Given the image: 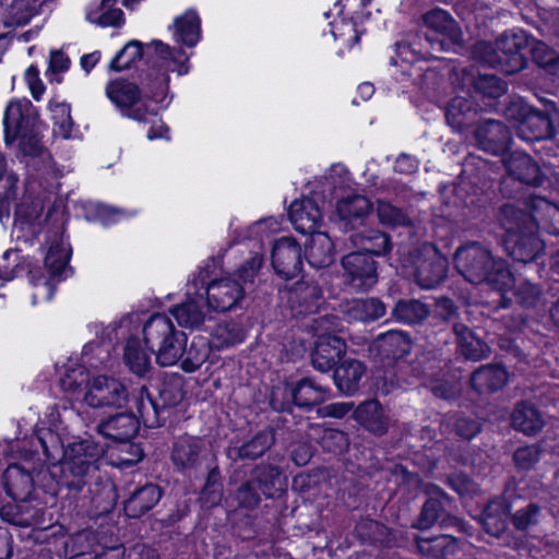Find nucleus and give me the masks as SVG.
<instances>
[{
    "instance_id": "f257e3e1",
    "label": "nucleus",
    "mask_w": 559,
    "mask_h": 559,
    "mask_svg": "<svg viewBox=\"0 0 559 559\" xmlns=\"http://www.w3.org/2000/svg\"><path fill=\"white\" fill-rule=\"evenodd\" d=\"M154 49V60L150 72L140 90L136 84L126 80L110 81L106 86V95L120 110L123 117L144 122L150 117H156L157 109L167 108L173 99L169 94V72L179 75L188 73V56L181 49L155 40L151 44Z\"/></svg>"
},
{
    "instance_id": "f03ea898",
    "label": "nucleus",
    "mask_w": 559,
    "mask_h": 559,
    "mask_svg": "<svg viewBox=\"0 0 559 559\" xmlns=\"http://www.w3.org/2000/svg\"><path fill=\"white\" fill-rule=\"evenodd\" d=\"M143 338L148 348L155 352L156 362L163 367L181 362L186 372H194L209 358L213 348L203 337H194L187 348V335L176 329L171 319L164 313L151 316L142 328Z\"/></svg>"
},
{
    "instance_id": "7ed1b4c3",
    "label": "nucleus",
    "mask_w": 559,
    "mask_h": 559,
    "mask_svg": "<svg viewBox=\"0 0 559 559\" xmlns=\"http://www.w3.org/2000/svg\"><path fill=\"white\" fill-rule=\"evenodd\" d=\"M60 386L75 404L91 408L122 407L127 400V389L118 379L108 376H91L87 369L76 361L69 360L60 377Z\"/></svg>"
},
{
    "instance_id": "20e7f679",
    "label": "nucleus",
    "mask_w": 559,
    "mask_h": 559,
    "mask_svg": "<svg viewBox=\"0 0 559 559\" xmlns=\"http://www.w3.org/2000/svg\"><path fill=\"white\" fill-rule=\"evenodd\" d=\"M498 219L506 231V249L514 260L528 263L543 252L544 241L538 236L536 222L527 211L514 204H504L500 209Z\"/></svg>"
},
{
    "instance_id": "39448f33",
    "label": "nucleus",
    "mask_w": 559,
    "mask_h": 559,
    "mask_svg": "<svg viewBox=\"0 0 559 559\" xmlns=\"http://www.w3.org/2000/svg\"><path fill=\"white\" fill-rule=\"evenodd\" d=\"M38 439L47 457L55 459L58 449H63L62 472L76 478H82L96 471L98 462L105 453L103 445L90 439L74 441L64 447L51 429L44 436H39Z\"/></svg>"
},
{
    "instance_id": "423d86ee",
    "label": "nucleus",
    "mask_w": 559,
    "mask_h": 559,
    "mask_svg": "<svg viewBox=\"0 0 559 559\" xmlns=\"http://www.w3.org/2000/svg\"><path fill=\"white\" fill-rule=\"evenodd\" d=\"M401 267L404 275L413 276L420 287L430 289L445 278L448 261L432 243L426 242L411 250L401 261Z\"/></svg>"
},
{
    "instance_id": "0eeeda50",
    "label": "nucleus",
    "mask_w": 559,
    "mask_h": 559,
    "mask_svg": "<svg viewBox=\"0 0 559 559\" xmlns=\"http://www.w3.org/2000/svg\"><path fill=\"white\" fill-rule=\"evenodd\" d=\"M528 41L524 33L502 34L491 47V68L499 69L506 74H514L526 66L523 50Z\"/></svg>"
},
{
    "instance_id": "6e6552de",
    "label": "nucleus",
    "mask_w": 559,
    "mask_h": 559,
    "mask_svg": "<svg viewBox=\"0 0 559 559\" xmlns=\"http://www.w3.org/2000/svg\"><path fill=\"white\" fill-rule=\"evenodd\" d=\"M207 276L209 272L205 270H200L197 275H193L187 285V301L171 308L170 312L179 325L193 329L200 326L207 319L211 309L203 310L204 294L200 293Z\"/></svg>"
},
{
    "instance_id": "1a4fd4ad",
    "label": "nucleus",
    "mask_w": 559,
    "mask_h": 559,
    "mask_svg": "<svg viewBox=\"0 0 559 559\" xmlns=\"http://www.w3.org/2000/svg\"><path fill=\"white\" fill-rule=\"evenodd\" d=\"M488 251L476 242L461 246L454 255L456 270L472 284H480L488 278Z\"/></svg>"
},
{
    "instance_id": "9d476101",
    "label": "nucleus",
    "mask_w": 559,
    "mask_h": 559,
    "mask_svg": "<svg viewBox=\"0 0 559 559\" xmlns=\"http://www.w3.org/2000/svg\"><path fill=\"white\" fill-rule=\"evenodd\" d=\"M3 124L4 140L8 145L14 142L22 132L38 126L37 115L32 103L25 98L10 102L4 111Z\"/></svg>"
},
{
    "instance_id": "9b49d317",
    "label": "nucleus",
    "mask_w": 559,
    "mask_h": 559,
    "mask_svg": "<svg viewBox=\"0 0 559 559\" xmlns=\"http://www.w3.org/2000/svg\"><path fill=\"white\" fill-rule=\"evenodd\" d=\"M345 276L350 286L368 290L378 282L376 262L364 252H352L342 259Z\"/></svg>"
},
{
    "instance_id": "f8f14e48",
    "label": "nucleus",
    "mask_w": 559,
    "mask_h": 559,
    "mask_svg": "<svg viewBox=\"0 0 559 559\" xmlns=\"http://www.w3.org/2000/svg\"><path fill=\"white\" fill-rule=\"evenodd\" d=\"M204 286L207 308L214 311L231 310L245 296L242 285L231 277L214 280Z\"/></svg>"
},
{
    "instance_id": "ddd939ff",
    "label": "nucleus",
    "mask_w": 559,
    "mask_h": 559,
    "mask_svg": "<svg viewBox=\"0 0 559 559\" xmlns=\"http://www.w3.org/2000/svg\"><path fill=\"white\" fill-rule=\"evenodd\" d=\"M323 202L317 194L302 197L295 200L289 206V219L295 229L300 234L317 233V228L322 222Z\"/></svg>"
},
{
    "instance_id": "4468645a",
    "label": "nucleus",
    "mask_w": 559,
    "mask_h": 559,
    "mask_svg": "<svg viewBox=\"0 0 559 559\" xmlns=\"http://www.w3.org/2000/svg\"><path fill=\"white\" fill-rule=\"evenodd\" d=\"M272 264L277 274L293 278L301 271V248L292 237L278 239L272 249Z\"/></svg>"
},
{
    "instance_id": "2eb2a0df",
    "label": "nucleus",
    "mask_w": 559,
    "mask_h": 559,
    "mask_svg": "<svg viewBox=\"0 0 559 559\" xmlns=\"http://www.w3.org/2000/svg\"><path fill=\"white\" fill-rule=\"evenodd\" d=\"M501 163L510 176L519 182L532 187H540L547 177L539 165L527 154L515 152L501 158Z\"/></svg>"
},
{
    "instance_id": "dca6fc26",
    "label": "nucleus",
    "mask_w": 559,
    "mask_h": 559,
    "mask_svg": "<svg viewBox=\"0 0 559 559\" xmlns=\"http://www.w3.org/2000/svg\"><path fill=\"white\" fill-rule=\"evenodd\" d=\"M551 110H556V104L552 100L545 103V110H538L532 107L519 127L521 135L528 141L554 138L555 127L549 116Z\"/></svg>"
},
{
    "instance_id": "f3484780",
    "label": "nucleus",
    "mask_w": 559,
    "mask_h": 559,
    "mask_svg": "<svg viewBox=\"0 0 559 559\" xmlns=\"http://www.w3.org/2000/svg\"><path fill=\"white\" fill-rule=\"evenodd\" d=\"M209 453L203 440L185 436L178 438L174 443L171 460L182 471L194 469L206 459Z\"/></svg>"
},
{
    "instance_id": "a211bd4d",
    "label": "nucleus",
    "mask_w": 559,
    "mask_h": 559,
    "mask_svg": "<svg viewBox=\"0 0 559 559\" xmlns=\"http://www.w3.org/2000/svg\"><path fill=\"white\" fill-rule=\"evenodd\" d=\"M424 23L429 29L442 36L440 39H431L427 36V41L431 44L435 50H444L445 39L451 44H459L462 40L461 32L457 28L455 21L441 9H435L427 12L424 15Z\"/></svg>"
},
{
    "instance_id": "6ab92c4d",
    "label": "nucleus",
    "mask_w": 559,
    "mask_h": 559,
    "mask_svg": "<svg viewBox=\"0 0 559 559\" xmlns=\"http://www.w3.org/2000/svg\"><path fill=\"white\" fill-rule=\"evenodd\" d=\"M346 345L342 337L337 335H323L320 341H316V347L312 353V366L321 372L332 370L336 361L345 354Z\"/></svg>"
},
{
    "instance_id": "aec40b11",
    "label": "nucleus",
    "mask_w": 559,
    "mask_h": 559,
    "mask_svg": "<svg viewBox=\"0 0 559 559\" xmlns=\"http://www.w3.org/2000/svg\"><path fill=\"white\" fill-rule=\"evenodd\" d=\"M139 429V419L129 413H119L97 425L98 432L114 441L127 442Z\"/></svg>"
},
{
    "instance_id": "412c9836",
    "label": "nucleus",
    "mask_w": 559,
    "mask_h": 559,
    "mask_svg": "<svg viewBox=\"0 0 559 559\" xmlns=\"http://www.w3.org/2000/svg\"><path fill=\"white\" fill-rule=\"evenodd\" d=\"M514 285V278L504 260L491 258V301L499 308H508L512 304V297L507 293Z\"/></svg>"
},
{
    "instance_id": "4be33fe9",
    "label": "nucleus",
    "mask_w": 559,
    "mask_h": 559,
    "mask_svg": "<svg viewBox=\"0 0 559 559\" xmlns=\"http://www.w3.org/2000/svg\"><path fill=\"white\" fill-rule=\"evenodd\" d=\"M528 215L536 222V229L559 236V206L542 197L531 199Z\"/></svg>"
},
{
    "instance_id": "5701e85b",
    "label": "nucleus",
    "mask_w": 559,
    "mask_h": 559,
    "mask_svg": "<svg viewBox=\"0 0 559 559\" xmlns=\"http://www.w3.org/2000/svg\"><path fill=\"white\" fill-rule=\"evenodd\" d=\"M512 427L526 436H535L545 426L539 409L528 402H520L515 405L511 415Z\"/></svg>"
},
{
    "instance_id": "b1692460",
    "label": "nucleus",
    "mask_w": 559,
    "mask_h": 559,
    "mask_svg": "<svg viewBox=\"0 0 559 559\" xmlns=\"http://www.w3.org/2000/svg\"><path fill=\"white\" fill-rule=\"evenodd\" d=\"M310 239L306 245V258L313 267H325L334 261V245L326 233L317 231L309 234Z\"/></svg>"
},
{
    "instance_id": "393cba45",
    "label": "nucleus",
    "mask_w": 559,
    "mask_h": 559,
    "mask_svg": "<svg viewBox=\"0 0 559 559\" xmlns=\"http://www.w3.org/2000/svg\"><path fill=\"white\" fill-rule=\"evenodd\" d=\"M44 202L41 199L23 201L15 211L14 227L21 230L29 231L35 235L40 231L43 223L46 218L44 214Z\"/></svg>"
},
{
    "instance_id": "a878e982",
    "label": "nucleus",
    "mask_w": 559,
    "mask_h": 559,
    "mask_svg": "<svg viewBox=\"0 0 559 559\" xmlns=\"http://www.w3.org/2000/svg\"><path fill=\"white\" fill-rule=\"evenodd\" d=\"M372 347L381 356L396 359L411 352L412 343L405 333L392 330L379 335L372 343Z\"/></svg>"
},
{
    "instance_id": "bb28decb",
    "label": "nucleus",
    "mask_w": 559,
    "mask_h": 559,
    "mask_svg": "<svg viewBox=\"0 0 559 559\" xmlns=\"http://www.w3.org/2000/svg\"><path fill=\"white\" fill-rule=\"evenodd\" d=\"M354 418L368 430L382 435L388 428V416L377 400H369L360 405L354 412Z\"/></svg>"
},
{
    "instance_id": "cd10ccee",
    "label": "nucleus",
    "mask_w": 559,
    "mask_h": 559,
    "mask_svg": "<svg viewBox=\"0 0 559 559\" xmlns=\"http://www.w3.org/2000/svg\"><path fill=\"white\" fill-rule=\"evenodd\" d=\"M364 374L365 366L360 361L346 359L335 369L334 382L342 393L350 395L357 391Z\"/></svg>"
},
{
    "instance_id": "c85d7f7f",
    "label": "nucleus",
    "mask_w": 559,
    "mask_h": 559,
    "mask_svg": "<svg viewBox=\"0 0 559 559\" xmlns=\"http://www.w3.org/2000/svg\"><path fill=\"white\" fill-rule=\"evenodd\" d=\"M160 489L153 484H147L138 489L126 502L124 511L130 518H139L151 510L160 499Z\"/></svg>"
},
{
    "instance_id": "c756f323",
    "label": "nucleus",
    "mask_w": 559,
    "mask_h": 559,
    "mask_svg": "<svg viewBox=\"0 0 559 559\" xmlns=\"http://www.w3.org/2000/svg\"><path fill=\"white\" fill-rule=\"evenodd\" d=\"M371 203L364 195H350L340 200L336 204V213L341 221L355 226L370 213Z\"/></svg>"
},
{
    "instance_id": "7c9ffc66",
    "label": "nucleus",
    "mask_w": 559,
    "mask_h": 559,
    "mask_svg": "<svg viewBox=\"0 0 559 559\" xmlns=\"http://www.w3.org/2000/svg\"><path fill=\"white\" fill-rule=\"evenodd\" d=\"M118 0H102L86 12L90 23L102 27H120L124 23L123 12L117 8Z\"/></svg>"
},
{
    "instance_id": "2f4dec72",
    "label": "nucleus",
    "mask_w": 559,
    "mask_h": 559,
    "mask_svg": "<svg viewBox=\"0 0 559 559\" xmlns=\"http://www.w3.org/2000/svg\"><path fill=\"white\" fill-rule=\"evenodd\" d=\"M201 37L200 17L192 10L186 11L174 21V38L188 47L198 44Z\"/></svg>"
},
{
    "instance_id": "473e14b6",
    "label": "nucleus",
    "mask_w": 559,
    "mask_h": 559,
    "mask_svg": "<svg viewBox=\"0 0 559 559\" xmlns=\"http://www.w3.org/2000/svg\"><path fill=\"white\" fill-rule=\"evenodd\" d=\"M476 116L477 109L473 102L462 96L450 102L445 114L448 123L456 130L473 124Z\"/></svg>"
},
{
    "instance_id": "72a5a7b5",
    "label": "nucleus",
    "mask_w": 559,
    "mask_h": 559,
    "mask_svg": "<svg viewBox=\"0 0 559 559\" xmlns=\"http://www.w3.org/2000/svg\"><path fill=\"white\" fill-rule=\"evenodd\" d=\"M274 443V433L271 429H264L258 432L251 440L240 448L229 450L230 457H241L254 460L263 455Z\"/></svg>"
},
{
    "instance_id": "f704fd0d",
    "label": "nucleus",
    "mask_w": 559,
    "mask_h": 559,
    "mask_svg": "<svg viewBox=\"0 0 559 559\" xmlns=\"http://www.w3.org/2000/svg\"><path fill=\"white\" fill-rule=\"evenodd\" d=\"M352 242L360 248L357 252H364L369 257L385 254L391 249L389 237L379 230L355 234L352 236Z\"/></svg>"
},
{
    "instance_id": "c9c22d12",
    "label": "nucleus",
    "mask_w": 559,
    "mask_h": 559,
    "mask_svg": "<svg viewBox=\"0 0 559 559\" xmlns=\"http://www.w3.org/2000/svg\"><path fill=\"white\" fill-rule=\"evenodd\" d=\"M429 499L423 507L420 518L418 519L417 527L427 530L431 527L439 519L441 511L449 504V498L439 488L431 486L429 488Z\"/></svg>"
},
{
    "instance_id": "e433bc0d",
    "label": "nucleus",
    "mask_w": 559,
    "mask_h": 559,
    "mask_svg": "<svg viewBox=\"0 0 559 559\" xmlns=\"http://www.w3.org/2000/svg\"><path fill=\"white\" fill-rule=\"evenodd\" d=\"M151 348H143L138 338L130 337L124 347V362L133 373L143 376L151 367Z\"/></svg>"
},
{
    "instance_id": "4c0bfd02",
    "label": "nucleus",
    "mask_w": 559,
    "mask_h": 559,
    "mask_svg": "<svg viewBox=\"0 0 559 559\" xmlns=\"http://www.w3.org/2000/svg\"><path fill=\"white\" fill-rule=\"evenodd\" d=\"M0 180L3 182L5 192H0V224L10 215V203L16 195L19 177L8 169L5 156L0 152Z\"/></svg>"
},
{
    "instance_id": "58836bf2",
    "label": "nucleus",
    "mask_w": 559,
    "mask_h": 559,
    "mask_svg": "<svg viewBox=\"0 0 559 559\" xmlns=\"http://www.w3.org/2000/svg\"><path fill=\"white\" fill-rule=\"evenodd\" d=\"M328 389L318 385L311 379H302L292 391L294 403L299 407H309L326 399Z\"/></svg>"
},
{
    "instance_id": "ea45409f",
    "label": "nucleus",
    "mask_w": 559,
    "mask_h": 559,
    "mask_svg": "<svg viewBox=\"0 0 559 559\" xmlns=\"http://www.w3.org/2000/svg\"><path fill=\"white\" fill-rule=\"evenodd\" d=\"M71 255L69 242L60 237L49 246L45 258V266L52 276H60L66 271Z\"/></svg>"
},
{
    "instance_id": "a19ab883",
    "label": "nucleus",
    "mask_w": 559,
    "mask_h": 559,
    "mask_svg": "<svg viewBox=\"0 0 559 559\" xmlns=\"http://www.w3.org/2000/svg\"><path fill=\"white\" fill-rule=\"evenodd\" d=\"M532 107L520 97L508 96L503 100L491 102V111L500 114L506 120L521 126Z\"/></svg>"
},
{
    "instance_id": "79ce46f5",
    "label": "nucleus",
    "mask_w": 559,
    "mask_h": 559,
    "mask_svg": "<svg viewBox=\"0 0 559 559\" xmlns=\"http://www.w3.org/2000/svg\"><path fill=\"white\" fill-rule=\"evenodd\" d=\"M7 490L14 499H22L23 496L31 492L33 479L29 473L22 469L19 465H11L4 472Z\"/></svg>"
},
{
    "instance_id": "37998d69",
    "label": "nucleus",
    "mask_w": 559,
    "mask_h": 559,
    "mask_svg": "<svg viewBox=\"0 0 559 559\" xmlns=\"http://www.w3.org/2000/svg\"><path fill=\"white\" fill-rule=\"evenodd\" d=\"M245 338V333L241 326L236 322H223L217 324L212 333L210 344L215 349H223L241 343Z\"/></svg>"
},
{
    "instance_id": "c03bdc74",
    "label": "nucleus",
    "mask_w": 559,
    "mask_h": 559,
    "mask_svg": "<svg viewBox=\"0 0 559 559\" xmlns=\"http://www.w3.org/2000/svg\"><path fill=\"white\" fill-rule=\"evenodd\" d=\"M38 134L39 126H36L32 130L19 134L15 141L19 142V150L24 156L34 159L39 158L43 163H46L49 160V154L41 144Z\"/></svg>"
},
{
    "instance_id": "a18cd8bd",
    "label": "nucleus",
    "mask_w": 559,
    "mask_h": 559,
    "mask_svg": "<svg viewBox=\"0 0 559 559\" xmlns=\"http://www.w3.org/2000/svg\"><path fill=\"white\" fill-rule=\"evenodd\" d=\"M428 314L427 306L418 300H400L393 309V316L397 321L409 324L423 321Z\"/></svg>"
},
{
    "instance_id": "49530a36",
    "label": "nucleus",
    "mask_w": 559,
    "mask_h": 559,
    "mask_svg": "<svg viewBox=\"0 0 559 559\" xmlns=\"http://www.w3.org/2000/svg\"><path fill=\"white\" fill-rule=\"evenodd\" d=\"M262 495L267 498L274 496L281 488V475L273 466H261L254 469L252 479Z\"/></svg>"
},
{
    "instance_id": "de8ad7c7",
    "label": "nucleus",
    "mask_w": 559,
    "mask_h": 559,
    "mask_svg": "<svg viewBox=\"0 0 559 559\" xmlns=\"http://www.w3.org/2000/svg\"><path fill=\"white\" fill-rule=\"evenodd\" d=\"M342 17L340 21L335 20L331 24V33L335 40H341L343 46L350 49L358 43L361 32L358 29L357 24L353 21Z\"/></svg>"
},
{
    "instance_id": "09e8293b",
    "label": "nucleus",
    "mask_w": 559,
    "mask_h": 559,
    "mask_svg": "<svg viewBox=\"0 0 559 559\" xmlns=\"http://www.w3.org/2000/svg\"><path fill=\"white\" fill-rule=\"evenodd\" d=\"M384 313V305L376 298L356 300L352 307V316L364 322L377 320Z\"/></svg>"
},
{
    "instance_id": "8fccbe9b",
    "label": "nucleus",
    "mask_w": 559,
    "mask_h": 559,
    "mask_svg": "<svg viewBox=\"0 0 559 559\" xmlns=\"http://www.w3.org/2000/svg\"><path fill=\"white\" fill-rule=\"evenodd\" d=\"M142 55L143 49L141 43L131 40L111 60L109 69L117 72L129 69L134 62L142 58Z\"/></svg>"
},
{
    "instance_id": "3c124183",
    "label": "nucleus",
    "mask_w": 559,
    "mask_h": 559,
    "mask_svg": "<svg viewBox=\"0 0 559 559\" xmlns=\"http://www.w3.org/2000/svg\"><path fill=\"white\" fill-rule=\"evenodd\" d=\"M377 214L380 223L386 226L396 227L408 223V217L401 209L385 201L378 202Z\"/></svg>"
},
{
    "instance_id": "603ef678",
    "label": "nucleus",
    "mask_w": 559,
    "mask_h": 559,
    "mask_svg": "<svg viewBox=\"0 0 559 559\" xmlns=\"http://www.w3.org/2000/svg\"><path fill=\"white\" fill-rule=\"evenodd\" d=\"M540 508L536 503H528L511 515V521L514 527L519 531H525L530 526L537 524Z\"/></svg>"
},
{
    "instance_id": "864d4df0",
    "label": "nucleus",
    "mask_w": 559,
    "mask_h": 559,
    "mask_svg": "<svg viewBox=\"0 0 559 559\" xmlns=\"http://www.w3.org/2000/svg\"><path fill=\"white\" fill-rule=\"evenodd\" d=\"M135 404L140 420L145 426H154L157 416L156 406L144 388L141 389Z\"/></svg>"
},
{
    "instance_id": "5fc2aeb1",
    "label": "nucleus",
    "mask_w": 559,
    "mask_h": 559,
    "mask_svg": "<svg viewBox=\"0 0 559 559\" xmlns=\"http://www.w3.org/2000/svg\"><path fill=\"white\" fill-rule=\"evenodd\" d=\"M282 223L283 219L276 217L260 219L248 228L247 237L262 240L264 237L277 233L281 229Z\"/></svg>"
},
{
    "instance_id": "6e6d98bb",
    "label": "nucleus",
    "mask_w": 559,
    "mask_h": 559,
    "mask_svg": "<svg viewBox=\"0 0 559 559\" xmlns=\"http://www.w3.org/2000/svg\"><path fill=\"white\" fill-rule=\"evenodd\" d=\"M540 448L536 444L519 448L513 454L515 465L522 469H530L539 460Z\"/></svg>"
},
{
    "instance_id": "4d7b16f0",
    "label": "nucleus",
    "mask_w": 559,
    "mask_h": 559,
    "mask_svg": "<svg viewBox=\"0 0 559 559\" xmlns=\"http://www.w3.org/2000/svg\"><path fill=\"white\" fill-rule=\"evenodd\" d=\"M320 442L330 452H341L347 447L346 435L336 429H324Z\"/></svg>"
},
{
    "instance_id": "13d9d810",
    "label": "nucleus",
    "mask_w": 559,
    "mask_h": 559,
    "mask_svg": "<svg viewBox=\"0 0 559 559\" xmlns=\"http://www.w3.org/2000/svg\"><path fill=\"white\" fill-rule=\"evenodd\" d=\"M419 56L415 51L414 48H412L407 44H396L395 46V57L391 59V63L393 66H399V62H401V67L405 63V68L402 70L403 74H411L409 73V66L414 63L415 61L419 60Z\"/></svg>"
},
{
    "instance_id": "bf43d9fd",
    "label": "nucleus",
    "mask_w": 559,
    "mask_h": 559,
    "mask_svg": "<svg viewBox=\"0 0 559 559\" xmlns=\"http://www.w3.org/2000/svg\"><path fill=\"white\" fill-rule=\"evenodd\" d=\"M533 61L545 71L558 53L543 41H535L530 48Z\"/></svg>"
},
{
    "instance_id": "052dcab7",
    "label": "nucleus",
    "mask_w": 559,
    "mask_h": 559,
    "mask_svg": "<svg viewBox=\"0 0 559 559\" xmlns=\"http://www.w3.org/2000/svg\"><path fill=\"white\" fill-rule=\"evenodd\" d=\"M312 330L317 341H320L323 335H336L341 331V323L335 316H323L313 321Z\"/></svg>"
},
{
    "instance_id": "680f3d73",
    "label": "nucleus",
    "mask_w": 559,
    "mask_h": 559,
    "mask_svg": "<svg viewBox=\"0 0 559 559\" xmlns=\"http://www.w3.org/2000/svg\"><path fill=\"white\" fill-rule=\"evenodd\" d=\"M519 301L526 308L535 307L540 297V289L537 285L525 282L521 284L515 294Z\"/></svg>"
},
{
    "instance_id": "e2e57ef3",
    "label": "nucleus",
    "mask_w": 559,
    "mask_h": 559,
    "mask_svg": "<svg viewBox=\"0 0 559 559\" xmlns=\"http://www.w3.org/2000/svg\"><path fill=\"white\" fill-rule=\"evenodd\" d=\"M255 488L258 487L254 485V481L249 480L238 490L237 499L241 507L252 509L259 504L260 496L255 492Z\"/></svg>"
},
{
    "instance_id": "0e129e2a",
    "label": "nucleus",
    "mask_w": 559,
    "mask_h": 559,
    "mask_svg": "<svg viewBox=\"0 0 559 559\" xmlns=\"http://www.w3.org/2000/svg\"><path fill=\"white\" fill-rule=\"evenodd\" d=\"M140 321L138 313H132L123 317L119 322H115L108 329V336L111 338V334H115L114 338L118 340L119 337L124 336L127 333H130L135 324Z\"/></svg>"
},
{
    "instance_id": "69168bd1",
    "label": "nucleus",
    "mask_w": 559,
    "mask_h": 559,
    "mask_svg": "<svg viewBox=\"0 0 559 559\" xmlns=\"http://www.w3.org/2000/svg\"><path fill=\"white\" fill-rule=\"evenodd\" d=\"M263 262L262 255L255 253L249 261H247L239 270L238 276L243 283L252 281L258 270Z\"/></svg>"
},
{
    "instance_id": "338daca9",
    "label": "nucleus",
    "mask_w": 559,
    "mask_h": 559,
    "mask_svg": "<svg viewBox=\"0 0 559 559\" xmlns=\"http://www.w3.org/2000/svg\"><path fill=\"white\" fill-rule=\"evenodd\" d=\"M13 23L16 25H24L29 22L34 15L33 9L27 8L25 0H16L12 4Z\"/></svg>"
},
{
    "instance_id": "774afa93",
    "label": "nucleus",
    "mask_w": 559,
    "mask_h": 559,
    "mask_svg": "<svg viewBox=\"0 0 559 559\" xmlns=\"http://www.w3.org/2000/svg\"><path fill=\"white\" fill-rule=\"evenodd\" d=\"M25 80L33 97L39 100L45 92V86L38 76V70L33 66L29 67L25 72Z\"/></svg>"
}]
</instances>
